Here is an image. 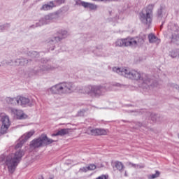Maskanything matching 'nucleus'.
<instances>
[{"mask_svg":"<svg viewBox=\"0 0 179 179\" xmlns=\"http://www.w3.org/2000/svg\"><path fill=\"white\" fill-rule=\"evenodd\" d=\"M1 127L0 129L1 135H5V134H8V129L10 127V120H9V116L6 115H1Z\"/></svg>","mask_w":179,"mask_h":179,"instance_id":"1a4fd4ad","label":"nucleus"},{"mask_svg":"<svg viewBox=\"0 0 179 179\" xmlns=\"http://www.w3.org/2000/svg\"><path fill=\"white\" fill-rule=\"evenodd\" d=\"M113 85H92V96L94 97H100L103 96L105 92H108L111 90Z\"/></svg>","mask_w":179,"mask_h":179,"instance_id":"6e6552de","label":"nucleus"},{"mask_svg":"<svg viewBox=\"0 0 179 179\" xmlns=\"http://www.w3.org/2000/svg\"><path fill=\"white\" fill-rule=\"evenodd\" d=\"M166 9V7L160 6V8L157 11V17L158 19H162L163 17V10Z\"/></svg>","mask_w":179,"mask_h":179,"instance_id":"5701e85b","label":"nucleus"},{"mask_svg":"<svg viewBox=\"0 0 179 179\" xmlns=\"http://www.w3.org/2000/svg\"><path fill=\"white\" fill-rule=\"evenodd\" d=\"M76 90L73 83H60L49 89L52 94H66Z\"/></svg>","mask_w":179,"mask_h":179,"instance_id":"7ed1b4c3","label":"nucleus"},{"mask_svg":"<svg viewBox=\"0 0 179 179\" xmlns=\"http://www.w3.org/2000/svg\"><path fill=\"white\" fill-rule=\"evenodd\" d=\"M29 0H24L23 1V3H27V2H29Z\"/></svg>","mask_w":179,"mask_h":179,"instance_id":"79ce46f5","label":"nucleus"},{"mask_svg":"<svg viewBox=\"0 0 179 179\" xmlns=\"http://www.w3.org/2000/svg\"><path fill=\"white\" fill-rule=\"evenodd\" d=\"M55 141L48 138L47 134H42L38 138L32 140L29 146L33 149H38V148H43V146H48V145H51Z\"/></svg>","mask_w":179,"mask_h":179,"instance_id":"39448f33","label":"nucleus"},{"mask_svg":"<svg viewBox=\"0 0 179 179\" xmlns=\"http://www.w3.org/2000/svg\"><path fill=\"white\" fill-rule=\"evenodd\" d=\"M91 135L99 136L100 135H107V130L104 129H93L90 130Z\"/></svg>","mask_w":179,"mask_h":179,"instance_id":"2eb2a0df","label":"nucleus"},{"mask_svg":"<svg viewBox=\"0 0 179 179\" xmlns=\"http://www.w3.org/2000/svg\"><path fill=\"white\" fill-rule=\"evenodd\" d=\"M150 118L153 122H160V121L163 120V117L157 113H151Z\"/></svg>","mask_w":179,"mask_h":179,"instance_id":"6ab92c4d","label":"nucleus"},{"mask_svg":"<svg viewBox=\"0 0 179 179\" xmlns=\"http://www.w3.org/2000/svg\"><path fill=\"white\" fill-rule=\"evenodd\" d=\"M130 41H131V43L130 44V47H136V45H142L143 43H145V38L143 37H139L137 39H135L134 38H130Z\"/></svg>","mask_w":179,"mask_h":179,"instance_id":"4468645a","label":"nucleus"},{"mask_svg":"<svg viewBox=\"0 0 179 179\" xmlns=\"http://www.w3.org/2000/svg\"><path fill=\"white\" fill-rule=\"evenodd\" d=\"M18 103L20 106H30V99L24 96H17Z\"/></svg>","mask_w":179,"mask_h":179,"instance_id":"dca6fc26","label":"nucleus"},{"mask_svg":"<svg viewBox=\"0 0 179 179\" xmlns=\"http://www.w3.org/2000/svg\"><path fill=\"white\" fill-rule=\"evenodd\" d=\"M170 57L171 58H177L178 57V50H173L169 52Z\"/></svg>","mask_w":179,"mask_h":179,"instance_id":"c85d7f7f","label":"nucleus"},{"mask_svg":"<svg viewBox=\"0 0 179 179\" xmlns=\"http://www.w3.org/2000/svg\"><path fill=\"white\" fill-rule=\"evenodd\" d=\"M35 134V131L34 130H31L26 134H24L23 136L20 137L19 139V142L17 143L15 145V149H19V148H22L23 146V144L26 143L31 136H33Z\"/></svg>","mask_w":179,"mask_h":179,"instance_id":"9d476101","label":"nucleus"},{"mask_svg":"<svg viewBox=\"0 0 179 179\" xmlns=\"http://www.w3.org/2000/svg\"><path fill=\"white\" fill-rule=\"evenodd\" d=\"M38 179H44V177H43V176H41Z\"/></svg>","mask_w":179,"mask_h":179,"instance_id":"37998d69","label":"nucleus"},{"mask_svg":"<svg viewBox=\"0 0 179 179\" xmlns=\"http://www.w3.org/2000/svg\"><path fill=\"white\" fill-rule=\"evenodd\" d=\"M178 100H179V99H178Z\"/></svg>","mask_w":179,"mask_h":179,"instance_id":"49530a36","label":"nucleus"},{"mask_svg":"<svg viewBox=\"0 0 179 179\" xmlns=\"http://www.w3.org/2000/svg\"><path fill=\"white\" fill-rule=\"evenodd\" d=\"M16 115L18 120H25V118H27V115L26 114L23 113L20 114L17 110H16Z\"/></svg>","mask_w":179,"mask_h":179,"instance_id":"bb28decb","label":"nucleus"},{"mask_svg":"<svg viewBox=\"0 0 179 179\" xmlns=\"http://www.w3.org/2000/svg\"><path fill=\"white\" fill-rule=\"evenodd\" d=\"M15 65H17V66H19V65H20V59H16L15 61H14Z\"/></svg>","mask_w":179,"mask_h":179,"instance_id":"4c0bfd02","label":"nucleus"},{"mask_svg":"<svg viewBox=\"0 0 179 179\" xmlns=\"http://www.w3.org/2000/svg\"><path fill=\"white\" fill-rule=\"evenodd\" d=\"M160 177V171H156L155 174L149 175L148 179H155Z\"/></svg>","mask_w":179,"mask_h":179,"instance_id":"c756f323","label":"nucleus"},{"mask_svg":"<svg viewBox=\"0 0 179 179\" xmlns=\"http://www.w3.org/2000/svg\"><path fill=\"white\" fill-rule=\"evenodd\" d=\"M54 7H55V4H54L53 1H50L47 4L43 5L41 9V10H50L52 9Z\"/></svg>","mask_w":179,"mask_h":179,"instance_id":"aec40b11","label":"nucleus"},{"mask_svg":"<svg viewBox=\"0 0 179 179\" xmlns=\"http://www.w3.org/2000/svg\"><path fill=\"white\" fill-rule=\"evenodd\" d=\"M10 27V24L6 23L3 25H0V30L1 31H3V30H7V29H9Z\"/></svg>","mask_w":179,"mask_h":179,"instance_id":"7c9ffc66","label":"nucleus"},{"mask_svg":"<svg viewBox=\"0 0 179 179\" xmlns=\"http://www.w3.org/2000/svg\"><path fill=\"white\" fill-rule=\"evenodd\" d=\"M136 128H141V127H146V124H143L141 122H135Z\"/></svg>","mask_w":179,"mask_h":179,"instance_id":"2f4dec72","label":"nucleus"},{"mask_svg":"<svg viewBox=\"0 0 179 179\" xmlns=\"http://www.w3.org/2000/svg\"><path fill=\"white\" fill-rule=\"evenodd\" d=\"M57 34V36L50 38L47 41L48 45L50 46L49 50H50V51H54L55 49V44H57V43L61 41V40H64V38H66V36H68V31L65 30H61L58 31Z\"/></svg>","mask_w":179,"mask_h":179,"instance_id":"423d86ee","label":"nucleus"},{"mask_svg":"<svg viewBox=\"0 0 179 179\" xmlns=\"http://www.w3.org/2000/svg\"><path fill=\"white\" fill-rule=\"evenodd\" d=\"M71 129H60L56 133L52 134V136H65L69 134Z\"/></svg>","mask_w":179,"mask_h":179,"instance_id":"f3484780","label":"nucleus"},{"mask_svg":"<svg viewBox=\"0 0 179 179\" xmlns=\"http://www.w3.org/2000/svg\"><path fill=\"white\" fill-rule=\"evenodd\" d=\"M29 57H30L34 61H37V58H40V53L36 51H30L28 52Z\"/></svg>","mask_w":179,"mask_h":179,"instance_id":"412c9836","label":"nucleus"},{"mask_svg":"<svg viewBox=\"0 0 179 179\" xmlns=\"http://www.w3.org/2000/svg\"><path fill=\"white\" fill-rule=\"evenodd\" d=\"M64 2H65V0H55V3H57V5H61L64 3Z\"/></svg>","mask_w":179,"mask_h":179,"instance_id":"f704fd0d","label":"nucleus"},{"mask_svg":"<svg viewBox=\"0 0 179 179\" xmlns=\"http://www.w3.org/2000/svg\"><path fill=\"white\" fill-rule=\"evenodd\" d=\"M5 65H13V59H4L1 62L0 66H5Z\"/></svg>","mask_w":179,"mask_h":179,"instance_id":"393cba45","label":"nucleus"},{"mask_svg":"<svg viewBox=\"0 0 179 179\" xmlns=\"http://www.w3.org/2000/svg\"><path fill=\"white\" fill-rule=\"evenodd\" d=\"M143 167H145V166H143V165H138V169H143Z\"/></svg>","mask_w":179,"mask_h":179,"instance_id":"a19ab883","label":"nucleus"},{"mask_svg":"<svg viewBox=\"0 0 179 179\" xmlns=\"http://www.w3.org/2000/svg\"><path fill=\"white\" fill-rule=\"evenodd\" d=\"M57 14L54 13L45 15V17L39 20L38 22H36V24L31 25L29 29H36V27H41V26H44V24H48V23L54 22V20L57 19Z\"/></svg>","mask_w":179,"mask_h":179,"instance_id":"0eeeda50","label":"nucleus"},{"mask_svg":"<svg viewBox=\"0 0 179 179\" xmlns=\"http://www.w3.org/2000/svg\"><path fill=\"white\" fill-rule=\"evenodd\" d=\"M53 67L50 64H43L42 66L35 67L33 69V73L34 75H43V73H45V72H48V71H52Z\"/></svg>","mask_w":179,"mask_h":179,"instance_id":"9b49d317","label":"nucleus"},{"mask_svg":"<svg viewBox=\"0 0 179 179\" xmlns=\"http://www.w3.org/2000/svg\"><path fill=\"white\" fill-rule=\"evenodd\" d=\"M80 170L81 171H83V173H86L87 171H89V169H87V166L80 168Z\"/></svg>","mask_w":179,"mask_h":179,"instance_id":"e433bc0d","label":"nucleus"},{"mask_svg":"<svg viewBox=\"0 0 179 179\" xmlns=\"http://www.w3.org/2000/svg\"><path fill=\"white\" fill-rule=\"evenodd\" d=\"M113 169H116V170H118L120 173H122L124 171V169L125 166H124V164L120 161H116L114 162V165L113 166Z\"/></svg>","mask_w":179,"mask_h":179,"instance_id":"a211bd4d","label":"nucleus"},{"mask_svg":"<svg viewBox=\"0 0 179 179\" xmlns=\"http://www.w3.org/2000/svg\"><path fill=\"white\" fill-rule=\"evenodd\" d=\"M24 156V150H20L14 154L11 153L6 156L5 154L0 155V164L5 163L8 168V172L13 174L16 171V167L19 166V163L22 162V157Z\"/></svg>","mask_w":179,"mask_h":179,"instance_id":"f03ea898","label":"nucleus"},{"mask_svg":"<svg viewBox=\"0 0 179 179\" xmlns=\"http://www.w3.org/2000/svg\"><path fill=\"white\" fill-rule=\"evenodd\" d=\"M6 103H8V104L15 105V104H16V103H17H17H19V99H17V96L15 98L6 97Z\"/></svg>","mask_w":179,"mask_h":179,"instance_id":"4be33fe9","label":"nucleus"},{"mask_svg":"<svg viewBox=\"0 0 179 179\" xmlns=\"http://www.w3.org/2000/svg\"><path fill=\"white\" fill-rule=\"evenodd\" d=\"M86 94H90V96H93V85H88L84 89Z\"/></svg>","mask_w":179,"mask_h":179,"instance_id":"b1692460","label":"nucleus"},{"mask_svg":"<svg viewBox=\"0 0 179 179\" xmlns=\"http://www.w3.org/2000/svg\"><path fill=\"white\" fill-rule=\"evenodd\" d=\"M129 164H130L132 167H134V169H138L139 167V164H136L132 162H129Z\"/></svg>","mask_w":179,"mask_h":179,"instance_id":"c9c22d12","label":"nucleus"},{"mask_svg":"<svg viewBox=\"0 0 179 179\" xmlns=\"http://www.w3.org/2000/svg\"><path fill=\"white\" fill-rule=\"evenodd\" d=\"M87 170H96V166L94 164H91L87 166Z\"/></svg>","mask_w":179,"mask_h":179,"instance_id":"473e14b6","label":"nucleus"},{"mask_svg":"<svg viewBox=\"0 0 179 179\" xmlns=\"http://www.w3.org/2000/svg\"><path fill=\"white\" fill-rule=\"evenodd\" d=\"M131 44H132V41H131V38H124V39H118L115 42L116 47H131Z\"/></svg>","mask_w":179,"mask_h":179,"instance_id":"ddd939ff","label":"nucleus"},{"mask_svg":"<svg viewBox=\"0 0 179 179\" xmlns=\"http://www.w3.org/2000/svg\"><path fill=\"white\" fill-rule=\"evenodd\" d=\"M113 86H115L116 87H124V85H122L120 83L113 84Z\"/></svg>","mask_w":179,"mask_h":179,"instance_id":"58836bf2","label":"nucleus"},{"mask_svg":"<svg viewBox=\"0 0 179 179\" xmlns=\"http://www.w3.org/2000/svg\"><path fill=\"white\" fill-rule=\"evenodd\" d=\"M128 107H132V105L129 104V105H127Z\"/></svg>","mask_w":179,"mask_h":179,"instance_id":"c03bdc74","label":"nucleus"},{"mask_svg":"<svg viewBox=\"0 0 179 179\" xmlns=\"http://www.w3.org/2000/svg\"><path fill=\"white\" fill-rule=\"evenodd\" d=\"M33 61V59H24V58H22V59H20V65L21 66H24L26 65H27V64H29V62H31Z\"/></svg>","mask_w":179,"mask_h":179,"instance_id":"a878e982","label":"nucleus"},{"mask_svg":"<svg viewBox=\"0 0 179 179\" xmlns=\"http://www.w3.org/2000/svg\"><path fill=\"white\" fill-rule=\"evenodd\" d=\"M76 5L77 6H83L85 9H90V10H97V8H99L97 5L93 3H89L82 0H76Z\"/></svg>","mask_w":179,"mask_h":179,"instance_id":"f8f14e48","label":"nucleus"},{"mask_svg":"<svg viewBox=\"0 0 179 179\" xmlns=\"http://www.w3.org/2000/svg\"><path fill=\"white\" fill-rule=\"evenodd\" d=\"M113 72H116L121 76H124L128 79H132L133 80H140L141 83V87L144 92H149L150 87L153 86V80L149 78L147 74H142L135 70H129L126 67H113L112 69Z\"/></svg>","mask_w":179,"mask_h":179,"instance_id":"f257e3e1","label":"nucleus"},{"mask_svg":"<svg viewBox=\"0 0 179 179\" xmlns=\"http://www.w3.org/2000/svg\"><path fill=\"white\" fill-rule=\"evenodd\" d=\"M41 62L42 64H48V62H50V59H46V58H42V59H41Z\"/></svg>","mask_w":179,"mask_h":179,"instance_id":"72a5a7b5","label":"nucleus"},{"mask_svg":"<svg viewBox=\"0 0 179 179\" xmlns=\"http://www.w3.org/2000/svg\"><path fill=\"white\" fill-rule=\"evenodd\" d=\"M155 8V4L148 5L146 8L142 10L139 13V20L142 24L150 27L152 22L153 21V9Z\"/></svg>","mask_w":179,"mask_h":179,"instance_id":"20e7f679","label":"nucleus"},{"mask_svg":"<svg viewBox=\"0 0 179 179\" xmlns=\"http://www.w3.org/2000/svg\"><path fill=\"white\" fill-rule=\"evenodd\" d=\"M148 40L150 43H156L158 38L153 34H150L148 35Z\"/></svg>","mask_w":179,"mask_h":179,"instance_id":"cd10ccee","label":"nucleus"},{"mask_svg":"<svg viewBox=\"0 0 179 179\" xmlns=\"http://www.w3.org/2000/svg\"><path fill=\"white\" fill-rule=\"evenodd\" d=\"M94 1L95 2H103L104 1H110V0H92Z\"/></svg>","mask_w":179,"mask_h":179,"instance_id":"ea45409f","label":"nucleus"},{"mask_svg":"<svg viewBox=\"0 0 179 179\" xmlns=\"http://www.w3.org/2000/svg\"><path fill=\"white\" fill-rule=\"evenodd\" d=\"M124 122H129L128 121L123 120Z\"/></svg>","mask_w":179,"mask_h":179,"instance_id":"a18cd8bd","label":"nucleus"}]
</instances>
